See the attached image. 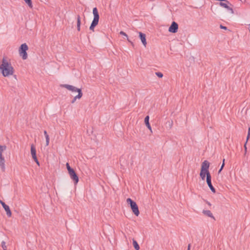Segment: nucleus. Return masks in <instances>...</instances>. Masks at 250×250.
<instances>
[{"label": "nucleus", "instance_id": "c9c22d12", "mask_svg": "<svg viewBox=\"0 0 250 250\" xmlns=\"http://www.w3.org/2000/svg\"><path fill=\"white\" fill-rule=\"evenodd\" d=\"M190 246L191 245L189 244H188V250H190Z\"/></svg>", "mask_w": 250, "mask_h": 250}, {"label": "nucleus", "instance_id": "1a4fd4ad", "mask_svg": "<svg viewBox=\"0 0 250 250\" xmlns=\"http://www.w3.org/2000/svg\"><path fill=\"white\" fill-rule=\"evenodd\" d=\"M206 181L210 189L212 192L215 193L216 192V190L211 184V177L208 175V177H207Z\"/></svg>", "mask_w": 250, "mask_h": 250}, {"label": "nucleus", "instance_id": "f3484780", "mask_svg": "<svg viewBox=\"0 0 250 250\" xmlns=\"http://www.w3.org/2000/svg\"><path fill=\"white\" fill-rule=\"evenodd\" d=\"M203 213L204 215L208 216V217H211V218H212L214 219V217L212 214V213L211 212V211L210 210H203Z\"/></svg>", "mask_w": 250, "mask_h": 250}, {"label": "nucleus", "instance_id": "bb28decb", "mask_svg": "<svg viewBox=\"0 0 250 250\" xmlns=\"http://www.w3.org/2000/svg\"><path fill=\"white\" fill-rule=\"evenodd\" d=\"M1 247L3 248V250H6V246L5 245V242L4 241H2L1 243Z\"/></svg>", "mask_w": 250, "mask_h": 250}, {"label": "nucleus", "instance_id": "dca6fc26", "mask_svg": "<svg viewBox=\"0 0 250 250\" xmlns=\"http://www.w3.org/2000/svg\"><path fill=\"white\" fill-rule=\"evenodd\" d=\"M31 153L33 157H35L36 156V150L35 146L33 144H32L31 146Z\"/></svg>", "mask_w": 250, "mask_h": 250}, {"label": "nucleus", "instance_id": "b1692460", "mask_svg": "<svg viewBox=\"0 0 250 250\" xmlns=\"http://www.w3.org/2000/svg\"><path fill=\"white\" fill-rule=\"evenodd\" d=\"M81 17L80 15L77 16V25H81Z\"/></svg>", "mask_w": 250, "mask_h": 250}, {"label": "nucleus", "instance_id": "4468645a", "mask_svg": "<svg viewBox=\"0 0 250 250\" xmlns=\"http://www.w3.org/2000/svg\"><path fill=\"white\" fill-rule=\"evenodd\" d=\"M149 116H146L145 118V123L146 126V127L148 128V129L150 131L151 133H152V130L151 129V125L149 122Z\"/></svg>", "mask_w": 250, "mask_h": 250}, {"label": "nucleus", "instance_id": "f03ea898", "mask_svg": "<svg viewBox=\"0 0 250 250\" xmlns=\"http://www.w3.org/2000/svg\"><path fill=\"white\" fill-rule=\"evenodd\" d=\"M93 14L94 18L90 26L89 29L94 31V28L98 25L99 20V15L96 7H94L93 9Z\"/></svg>", "mask_w": 250, "mask_h": 250}, {"label": "nucleus", "instance_id": "f8f14e48", "mask_svg": "<svg viewBox=\"0 0 250 250\" xmlns=\"http://www.w3.org/2000/svg\"><path fill=\"white\" fill-rule=\"evenodd\" d=\"M139 38L140 39V40H141V42H142V43L143 44V45L145 46H146V34H144V33H143L142 32H139Z\"/></svg>", "mask_w": 250, "mask_h": 250}, {"label": "nucleus", "instance_id": "4be33fe9", "mask_svg": "<svg viewBox=\"0 0 250 250\" xmlns=\"http://www.w3.org/2000/svg\"><path fill=\"white\" fill-rule=\"evenodd\" d=\"M6 148V146H1L0 145V157L2 156V153L5 150Z\"/></svg>", "mask_w": 250, "mask_h": 250}, {"label": "nucleus", "instance_id": "ea45409f", "mask_svg": "<svg viewBox=\"0 0 250 250\" xmlns=\"http://www.w3.org/2000/svg\"><path fill=\"white\" fill-rule=\"evenodd\" d=\"M249 31L250 32V24H249Z\"/></svg>", "mask_w": 250, "mask_h": 250}, {"label": "nucleus", "instance_id": "cd10ccee", "mask_svg": "<svg viewBox=\"0 0 250 250\" xmlns=\"http://www.w3.org/2000/svg\"><path fill=\"white\" fill-rule=\"evenodd\" d=\"M33 160L35 161V162L36 163V164L39 166L40 165V163L37 159V156H36L35 157H33Z\"/></svg>", "mask_w": 250, "mask_h": 250}, {"label": "nucleus", "instance_id": "2f4dec72", "mask_svg": "<svg viewBox=\"0 0 250 250\" xmlns=\"http://www.w3.org/2000/svg\"><path fill=\"white\" fill-rule=\"evenodd\" d=\"M77 28L78 31H80L81 29V25H77Z\"/></svg>", "mask_w": 250, "mask_h": 250}, {"label": "nucleus", "instance_id": "c756f323", "mask_svg": "<svg viewBox=\"0 0 250 250\" xmlns=\"http://www.w3.org/2000/svg\"><path fill=\"white\" fill-rule=\"evenodd\" d=\"M220 28L223 29H225V30H227V27L226 26H223V25H222L221 24L220 25Z\"/></svg>", "mask_w": 250, "mask_h": 250}, {"label": "nucleus", "instance_id": "9d476101", "mask_svg": "<svg viewBox=\"0 0 250 250\" xmlns=\"http://www.w3.org/2000/svg\"><path fill=\"white\" fill-rule=\"evenodd\" d=\"M219 5H220L221 7H224L225 8H226L228 10L230 11L231 14L234 13L232 7H230L228 5V3L225 2V3L223 2H220L219 3Z\"/></svg>", "mask_w": 250, "mask_h": 250}, {"label": "nucleus", "instance_id": "f704fd0d", "mask_svg": "<svg viewBox=\"0 0 250 250\" xmlns=\"http://www.w3.org/2000/svg\"><path fill=\"white\" fill-rule=\"evenodd\" d=\"M206 203L209 206H211V204L210 203V202H209L208 201H206Z\"/></svg>", "mask_w": 250, "mask_h": 250}, {"label": "nucleus", "instance_id": "412c9836", "mask_svg": "<svg viewBox=\"0 0 250 250\" xmlns=\"http://www.w3.org/2000/svg\"><path fill=\"white\" fill-rule=\"evenodd\" d=\"M133 245L136 250H139L140 247L139 244H138L137 242L134 239H133Z\"/></svg>", "mask_w": 250, "mask_h": 250}, {"label": "nucleus", "instance_id": "aec40b11", "mask_svg": "<svg viewBox=\"0 0 250 250\" xmlns=\"http://www.w3.org/2000/svg\"><path fill=\"white\" fill-rule=\"evenodd\" d=\"M43 133L46 139V146H48L49 143V137L46 130H44Z\"/></svg>", "mask_w": 250, "mask_h": 250}, {"label": "nucleus", "instance_id": "39448f33", "mask_svg": "<svg viewBox=\"0 0 250 250\" xmlns=\"http://www.w3.org/2000/svg\"><path fill=\"white\" fill-rule=\"evenodd\" d=\"M61 86L66 88L67 89L72 91V92H78V94H79V92L82 93V89L81 88H78L71 85L64 84L61 85Z\"/></svg>", "mask_w": 250, "mask_h": 250}, {"label": "nucleus", "instance_id": "9b49d317", "mask_svg": "<svg viewBox=\"0 0 250 250\" xmlns=\"http://www.w3.org/2000/svg\"><path fill=\"white\" fill-rule=\"evenodd\" d=\"M208 175H209V176H211L208 170L205 171V170L201 169V171L200 173V176L203 180H205L206 176L207 177H208Z\"/></svg>", "mask_w": 250, "mask_h": 250}, {"label": "nucleus", "instance_id": "f257e3e1", "mask_svg": "<svg viewBox=\"0 0 250 250\" xmlns=\"http://www.w3.org/2000/svg\"><path fill=\"white\" fill-rule=\"evenodd\" d=\"M0 70L4 77L13 75L14 71L11 62L5 57L2 58L1 62L0 63Z\"/></svg>", "mask_w": 250, "mask_h": 250}, {"label": "nucleus", "instance_id": "c85d7f7f", "mask_svg": "<svg viewBox=\"0 0 250 250\" xmlns=\"http://www.w3.org/2000/svg\"><path fill=\"white\" fill-rule=\"evenodd\" d=\"M221 2L225 1L227 3L229 4L230 6H232V4L228 0H221Z\"/></svg>", "mask_w": 250, "mask_h": 250}, {"label": "nucleus", "instance_id": "a878e982", "mask_svg": "<svg viewBox=\"0 0 250 250\" xmlns=\"http://www.w3.org/2000/svg\"><path fill=\"white\" fill-rule=\"evenodd\" d=\"M66 166L67 169V170H68V173H69V172H70V171H72V170H73V168H72L70 167V166H69V164L68 163H66Z\"/></svg>", "mask_w": 250, "mask_h": 250}, {"label": "nucleus", "instance_id": "473e14b6", "mask_svg": "<svg viewBox=\"0 0 250 250\" xmlns=\"http://www.w3.org/2000/svg\"><path fill=\"white\" fill-rule=\"evenodd\" d=\"M247 143L246 142L245 145H244V147H245V153H246V151H247V147H246V144H247Z\"/></svg>", "mask_w": 250, "mask_h": 250}, {"label": "nucleus", "instance_id": "6ab92c4d", "mask_svg": "<svg viewBox=\"0 0 250 250\" xmlns=\"http://www.w3.org/2000/svg\"><path fill=\"white\" fill-rule=\"evenodd\" d=\"M120 34L122 35L123 36H124L126 38V39L128 41V42H129L131 43L132 46H134L133 43L128 39L127 34L125 32H124V31H121L120 32Z\"/></svg>", "mask_w": 250, "mask_h": 250}, {"label": "nucleus", "instance_id": "ddd939ff", "mask_svg": "<svg viewBox=\"0 0 250 250\" xmlns=\"http://www.w3.org/2000/svg\"><path fill=\"white\" fill-rule=\"evenodd\" d=\"M209 167V163L207 161L205 160L202 164L201 166V170H208Z\"/></svg>", "mask_w": 250, "mask_h": 250}, {"label": "nucleus", "instance_id": "a211bd4d", "mask_svg": "<svg viewBox=\"0 0 250 250\" xmlns=\"http://www.w3.org/2000/svg\"><path fill=\"white\" fill-rule=\"evenodd\" d=\"M83 96V93L79 92V94H78L75 97H74L73 100L71 101V103L74 104L77 99H81Z\"/></svg>", "mask_w": 250, "mask_h": 250}, {"label": "nucleus", "instance_id": "7ed1b4c3", "mask_svg": "<svg viewBox=\"0 0 250 250\" xmlns=\"http://www.w3.org/2000/svg\"><path fill=\"white\" fill-rule=\"evenodd\" d=\"M126 202L128 205H129L133 213L136 216H138L140 214V211L136 203L130 198H127L126 200Z\"/></svg>", "mask_w": 250, "mask_h": 250}, {"label": "nucleus", "instance_id": "e433bc0d", "mask_svg": "<svg viewBox=\"0 0 250 250\" xmlns=\"http://www.w3.org/2000/svg\"><path fill=\"white\" fill-rule=\"evenodd\" d=\"M223 169L220 168V169L218 171V173H220L221 171Z\"/></svg>", "mask_w": 250, "mask_h": 250}, {"label": "nucleus", "instance_id": "2eb2a0df", "mask_svg": "<svg viewBox=\"0 0 250 250\" xmlns=\"http://www.w3.org/2000/svg\"><path fill=\"white\" fill-rule=\"evenodd\" d=\"M0 167L2 171L5 170V160L3 157H0Z\"/></svg>", "mask_w": 250, "mask_h": 250}, {"label": "nucleus", "instance_id": "7c9ffc66", "mask_svg": "<svg viewBox=\"0 0 250 250\" xmlns=\"http://www.w3.org/2000/svg\"><path fill=\"white\" fill-rule=\"evenodd\" d=\"M250 138V133L248 132V135H247V137L246 143L248 142V140Z\"/></svg>", "mask_w": 250, "mask_h": 250}, {"label": "nucleus", "instance_id": "6e6552de", "mask_svg": "<svg viewBox=\"0 0 250 250\" xmlns=\"http://www.w3.org/2000/svg\"><path fill=\"white\" fill-rule=\"evenodd\" d=\"M0 203L2 205V207L4 208V210H5L7 216L11 217L12 213L10 210L9 207L8 205H6L5 203L1 200H0Z\"/></svg>", "mask_w": 250, "mask_h": 250}, {"label": "nucleus", "instance_id": "393cba45", "mask_svg": "<svg viewBox=\"0 0 250 250\" xmlns=\"http://www.w3.org/2000/svg\"><path fill=\"white\" fill-rule=\"evenodd\" d=\"M155 75L160 78H162L163 77V74L160 72H155Z\"/></svg>", "mask_w": 250, "mask_h": 250}, {"label": "nucleus", "instance_id": "423d86ee", "mask_svg": "<svg viewBox=\"0 0 250 250\" xmlns=\"http://www.w3.org/2000/svg\"><path fill=\"white\" fill-rule=\"evenodd\" d=\"M178 29V24L175 21H173L168 29V31L172 33H175Z\"/></svg>", "mask_w": 250, "mask_h": 250}, {"label": "nucleus", "instance_id": "5701e85b", "mask_svg": "<svg viewBox=\"0 0 250 250\" xmlns=\"http://www.w3.org/2000/svg\"><path fill=\"white\" fill-rule=\"evenodd\" d=\"M25 2L28 5V6L32 8L33 7L32 2L31 0H24Z\"/></svg>", "mask_w": 250, "mask_h": 250}, {"label": "nucleus", "instance_id": "72a5a7b5", "mask_svg": "<svg viewBox=\"0 0 250 250\" xmlns=\"http://www.w3.org/2000/svg\"><path fill=\"white\" fill-rule=\"evenodd\" d=\"M224 166H225V164H222V165H221V166L220 168H221V169H223V168H224Z\"/></svg>", "mask_w": 250, "mask_h": 250}, {"label": "nucleus", "instance_id": "4c0bfd02", "mask_svg": "<svg viewBox=\"0 0 250 250\" xmlns=\"http://www.w3.org/2000/svg\"><path fill=\"white\" fill-rule=\"evenodd\" d=\"M248 132L250 133V127L248 129Z\"/></svg>", "mask_w": 250, "mask_h": 250}, {"label": "nucleus", "instance_id": "20e7f679", "mask_svg": "<svg viewBox=\"0 0 250 250\" xmlns=\"http://www.w3.org/2000/svg\"><path fill=\"white\" fill-rule=\"evenodd\" d=\"M28 49V47L26 43H22L19 48V54L23 60H26L27 58V50Z\"/></svg>", "mask_w": 250, "mask_h": 250}, {"label": "nucleus", "instance_id": "0eeeda50", "mask_svg": "<svg viewBox=\"0 0 250 250\" xmlns=\"http://www.w3.org/2000/svg\"><path fill=\"white\" fill-rule=\"evenodd\" d=\"M68 173L71 179L73 180L74 183L77 184L79 182V177L75 170L73 169V170L70 171Z\"/></svg>", "mask_w": 250, "mask_h": 250}, {"label": "nucleus", "instance_id": "58836bf2", "mask_svg": "<svg viewBox=\"0 0 250 250\" xmlns=\"http://www.w3.org/2000/svg\"><path fill=\"white\" fill-rule=\"evenodd\" d=\"M222 164H225V159H224L223 160V163Z\"/></svg>", "mask_w": 250, "mask_h": 250}]
</instances>
